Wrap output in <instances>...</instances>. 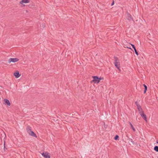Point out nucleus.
<instances>
[{
    "mask_svg": "<svg viewBox=\"0 0 158 158\" xmlns=\"http://www.w3.org/2000/svg\"><path fill=\"white\" fill-rule=\"evenodd\" d=\"M92 77L93 79L91 81V83H94V84H98L101 80V79L97 76H92Z\"/></svg>",
    "mask_w": 158,
    "mask_h": 158,
    "instance_id": "1",
    "label": "nucleus"
},
{
    "mask_svg": "<svg viewBox=\"0 0 158 158\" xmlns=\"http://www.w3.org/2000/svg\"><path fill=\"white\" fill-rule=\"evenodd\" d=\"M114 58L115 59V61L114 62V64L116 67L118 69L119 71H120V62L119 61V60H118V58L114 56Z\"/></svg>",
    "mask_w": 158,
    "mask_h": 158,
    "instance_id": "2",
    "label": "nucleus"
},
{
    "mask_svg": "<svg viewBox=\"0 0 158 158\" xmlns=\"http://www.w3.org/2000/svg\"><path fill=\"white\" fill-rule=\"evenodd\" d=\"M126 18L129 21H132L134 22V21L133 20V19L132 16L127 11L126 12Z\"/></svg>",
    "mask_w": 158,
    "mask_h": 158,
    "instance_id": "3",
    "label": "nucleus"
},
{
    "mask_svg": "<svg viewBox=\"0 0 158 158\" xmlns=\"http://www.w3.org/2000/svg\"><path fill=\"white\" fill-rule=\"evenodd\" d=\"M19 60V59L17 58H10L8 60V63H9L11 62L14 63Z\"/></svg>",
    "mask_w": 158,
    "mask_h": 158,
    "instance_id": "4",
    "label": "nucleus"
},
{
    "mask_svg": "<svg viewBox=\"0 0 158 158\" xmlns=\"http://www.w3.org/2000/svg\"><path fill=\"white\" fill-rule=\"evenodd\" d=\"M42 155L45 158H50V156L49 153L47 152H43L42 154Z\"/></svg>",
    "mask_w": 158,
    "mask_h": 158,
    "instance_id": "5",
    "label": "nucleus"
},
{
    "mask_svg": "<svg viewBox=\"0 0 158 158\" xmlns=\"http://www.w3.org/2000/svg\"><path fill=\"white\" fill-rule=\"evenodd\" d=\"M142 118L146 121H147V118L146 115L144 114V112H142L140 114Z\"/></svg>",
    "mask_w": 158,
    "mask_h": 158,
    "instance_id": "6",
    "label": "nucleus"
},
{
    "mask_svg": "<svg viewBox=\"0 0 158 158\" xmlns=\"http://www.w3.org/2000/svg\"><path fill=\"white\" fill-rule=\"evenodd\" d=\"M14 75L16 78H18L21 76V74L19 73V72L18 70L16 71L14 73Z\"/></svg>",
    "mask_w": 158,
    "mask_h": 158,
    "instance_id": "7",
    "label": "nucleus"
},
{
    "mask_svg": "<svg viewBox=\"0 0 158 158\" xmlns=\"http://www.w3.org/2000/svg\"><path fill=\"white\" fill-rule=\"evenodd\" d=\"M4 102L3 103L4 104L8 106H10V103L8 99H5L4 100Z\"/></svg>",
    "mask_w": 158,
    "mask_h": 158,
    "instance_id": "8",
    "label": "nucleus"
},
{
    "mask_svg": "<svg viewBox=\"0 0 158 158\" xmlns=\"http://www.w3.org/2000/svg\"><path fill=\"white\" fill-rule=\"evenodd\" d=\"M128 142L129 143L130 145H134V142L133 141V140L129 138L127 139Z\"/></svg>",
    "mask_w": 158,
    "mask_h": 158,
    "instance_id": "9",
    "label": "nucleus"
},
{
    "mask_svg": "<svg viewBox=\"0 0 158 158\" xmlns=\"http://www.w3.org/2000/svg\"><path fill=\"white\" fill-rule=\"evenodd\" d=\"M130 44L131 45L132 47L134 49L135 54L137 55L138 56L139 55V53L136 50L135 45L131 44Z\"/></svg>",
    "mask_w": 158,
    "mask_h": 158,
    "instance_id": "10",
    "label": "nucleus"
},
{
    "mask_svg": "<svg viewBox=\"0 0 158 158\" xmlns=\"http://www.w3.org/2000/svg\"><path fill=\"white\" fill-rule=\"evenodd\" d=\"M30 1V0H22L19 2V3L20 4L27 3L29 2Z\"/></svg>",
    "mask_w": 158,
    "mask_h": 158,
    "instance_id": "11",
    "label": "nucleus"
},
{
    "mask_svg": "<svg viewBox=\"0 0 158 158\" xmlns=\"http://www.w3.org/2000/svg\"><path fill=\"white\" fill-rule=\"evenodd\" d=\"M29 134L32 136L37 137V136L34 133V132L33 131H31L30 133H29Z\"/></svg>",
    "mask_w": 158,
    "mask_h": 158,
    "instance_id": "12",
    "label": "nucleus"
},
{
    "mask_svg": "<svg viewBox=\"0 0 158 158\" xmlns=\"http://www.w3.org/2000/svg\"><path fill=\"white\" fill-rule=\"evenodd\" d=\"M26 130L27 131V133L28 134L30 133V132L31 131H32L31 129V127H30L29 126H28L27 127Z\"/></svg>",
    "mask_w": 158,
    "mask_h": 158,
    "instance_id": "13",
    "label": "nucleus"
},
{
    "mask_svg": "<svg viewBox=\"0 0 158 158\" xmlns=\"http://www.w3.org/2000/svg\"><path fill=\"white\" fill-rule=\"evenodd\" d=\"M143 86L144 87V90L143 93H144V94H145V93H146L147 91V87L146 86V85H145V84H143Z\"/></svg>",
    "mask_w": 158,
    "mask_h": 158,
    "instance_id": "14",
    "label": "nucleus"
},
{
    "mask_svg": "<svg viewBox=\"0 0 158 158\" xmlns=\"http://www.w3.org/2000/svg\"><path fill=\"white\" fill-rule=\"evenodd\" d=\"M129 124H130V125L131 126V128L134 131V132L135 131V128H134L133 125H132V124L130 122H129Z\"/></svg>",
    "mask_w": 158,
    "mask_h": 158,
    "instance_id": "15",
    "label": "nucleus"
},
{
    "mask_svg": "<svg viewBox=\"0 0 158 158\" xmlns=\"http://www.w3.org/2000/svg\"><path fill=\"white\" fill-rule=\"evenodd\" d=\"M114 139L115 140H118L119 139V136L118 135H116L114 137Z\"/></svg>",
    "mask_w": 158,
    "mask_h": 158,
    "instance_id": "16",
    "label": "nucleus"
},
{
    "mask_svg": "<svg viewBox=\"0 0 158 158\" xmlns=\"http://www.w3.org/2000/svg\"><path fill=\"white\" fill-rule=\"evenodd\" d=\"M154 149L156 152H158V146H155L154 147Z\"/></svg>",
    "mask_w": 158,
    "mask_h": 158,
    "instance_id": "17",
    "label": "nucleus"
},
{
    "mask_svg": "<svg viewBox=\"0 0 158 158\" xmlns=\"http://www.w3.org/2000/svg\"><path fill=\"white\" fill-rule=\"evenodd\" d=\"M139 110V113L140 114L141 113H142V112H143V110L142 108H141V109H139V110Z\"/></svg>",
    "mask_w": 158,
    "mask_h": 158,
    "instance_id": "18",
    "label": "nucleus"
},
{
    "mask_svg": "<svg viewBox=\"0 0 158 158\" xmlns=\"http://www.w3.org/2000/svg\"><path fill=\"white\" fill-rule=\"evenodd\" d=\"M4 150H5V149H7V148L6 147V146H5V141H4Z\"/></svg>",
    "mask_w": 158,
    "mask_h": 158,
    "instance_id": "19",
    "label": "nucleus"
},
{
    "mask_svg": "<svg viewBox=\"0 0 158 158\" xmlns=\"http://www.w3.org/2000/svg\"><path fill=\"white\" fill-rule=\"evenodd\" d=\"M29 6L31 8H33L35 7V5H30Z\"/></svg>",
    "mask_w": 158,
    "mask_h": 158,
    "instance_id": "20",
    "label": "nucleus"
},
{
    "mask_svg": "<svg viewBox=\"0 0 158 158\" xmlns=\"http://www.w3.org/2000/svg\"><path fill=\"white\" fill-rule=\"evenodd\" d=\"M104 127L105 128V129H106L107 128V125H106L105 124V123H104Z\"/></svg>",
    "mask_w": 158,
    "mask_h": 158,
    "instance_id": "21",
    "label": "nucleus"
},
{
    "mask_svg": "<svg viewBox=\"0 0 158 158\" xmlns=\"http://www.w3.org/2000/svg\"><path fill=\"white\" fill-rule=\"evenodd\" d=\"M114 4V1H113V2H112V3L111 4V6L113 5Z\"/></svg>",
    "mask_w": 158,
    "mask_h": 158,
    "instance_id": "22",
    "label": "nucleus"
},
{
    "mask_svg": "<svg viewBox=\"0 0 158 158\" xmlns=\"http://www.w3.org/2000/svg\"><path fill=\"white\" fill-rule=\"evenodd\" d=\"M67 117V115H63L62 116V118H65V117Z\"/></svg>",
    "mask_w": 158,
    "mask_h": 158,
    "instance_id": "23",
    "label": "nucleus"
},
{
    "mask_svg": "<svg viewBox=\"0 0 158 158\" xmlns=\"http://www.w3.org/2000/svg\"><path fill=\"white\" fill-rule=\"evenodd\" d=\"M137 108H138V110H139V109H140L141 110V108H141V106H139Z\"/></svg>",
    "mask_w": 158,
    "mask_h": 158,
    "instance_id": "24",
    "label": "nucleus"
},
{
    "mask_svg": "<svg viewBox=\"0 0 158 158\" xmlns=\"http://www.w3.org/2000/svg\"><path fill=\"white\" fill-rule=\"evenodd\" d=\"M25 6V5L24 4H22L21 7H23Z\"/></svg>",
    "mask_w": 158,
    "mask_h": 158,
    "instance_id": "25",
    "label": "nucleus"
},
{
    "mask_svg": "<svg viewBox=\"0 0 158 158\" xmlns=\"http://www.w3.org/2000/svg\"><path fill=\"white\" fill-rule=\"evenodd\" d=\"M135 104L136 106H137V105H138L139 104L138 103L137 101L135 102Z\"/></svg>",
    "mask_w": 158,
    "mask_h": 158,
    "instance_id": "26",
    "label": "nucleus"
},
{
    "mask_svg": "<svg viewBox=\"0 0 158 158\" xmlns=\"http://www.w3.org/2000/svg\"><path fill=\"white\" fill-rule=\"evenodd\" d=\"M99 78H101V80H102V79H103V77H99Z\"/></svg>",
    "mask_w": 158,
    "mask_h": 158,
    "instance_id": "27",
    "label": "nucleus"
},
{
    "mask_svg": "<svg viewBox=\"0 0 158 158\" xmlns=\"http://www.w3.org/2000/svg\"><path fill=\"white\" fill-rule=\"evenodd\" d=\"M42 27H43V28H44V27H45V25H43V24H42Z\"/></svg>",
    "mask_w": 158,
    "mask_h": 158,
    "instance_id": "28",
    "label": "nucleus"
},
{
    "mask_svg": "<svg viewBox=\"0 0 158 158\" xmlns=\"http://www.w3.org/2000/svg\"><path fill=\"white\" fill-rule=\"evenodd\" d=\"M140 106L139 104L138 105H137V107H138L139 106Z\"/></svg>",
    "mask_w": 158,
    "mask_h": 158,
    "instance_id": "29",
    "label": "nucleus"
},
{
    "mask_svg": "<svg viewBox=\"0 0 158 158\" xmlns=\"http://www.w3.org/2000/svg\"><path fill=\"white\" fill-rule=\"evenodd\" d=\"M127 48H129V49H131L132 50L131 48H130V47H127Z\"/></svg>",
    "mask_w": 158,
    "mask_h": 158,
    "instance_id": "30",
    "label": "nucleus"
},
{
    "mask_svg": "<svg viewBox=\"0 0 158 158\" xmlns=\"http://www.w3.org/2000/svg\"><path fill=\"white\" fill-rule=\"evenodd\" d=\"M157 143H158V141H157Z\"/></svg>",
    "mask_w": 158,
    "mask_h": 158,
    "instance_id": "31",
    "label": "nucleus"
}]
</instances>
